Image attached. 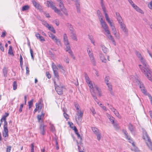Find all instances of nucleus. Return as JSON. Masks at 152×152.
<instances>
[{
    "mask_svg": "<svg viewBox=\"0 0 152 152\" xmlns=\"http://www.w3.org/2000/svg\"><path fill=\"white\" fill-rule=\"evenodd\" d=\"M136 53L142 64L139 65L141 71L145 75L149 80L152 81V75L151 74L152 72L149 66L140 53L138 52H137Z\"/></svg>",
    "mask_w": 152,
    "mask_h": 152,
    "instance_id": "obj_1",
    "label": "nucleus"
},
{
    "mask_svg": "<svg viewBox=\"0 0 152 152\" xmlns=\"http://www.w3.org/2000/svg\"><path fill=\"white\" fill-rule=\"evenodd\" d=\"M85 77L86 82L90 88V91L91 94L93 95L94 98H96V97L94 94L95 93L94 90L96 89L97 93L100 95L101 94L100 89L96 85L94 84H93L92 83L89 77L86 73H85Z\"/></svg>",
    "mask_w": 152,
    "mask_h": 152,
    "instance_id": "obj_2",
    "label": "nucleus"
},
{
    "mask_svg": "<svg viewBox=\"0 0 152 152\" xmlns=\"http://www.w3.org/2000/svg\"><path fill=\"white\" fill-rule=\"evenodd\" d=\"M130 79L133 81H135L139 85L142 92L145 95H148L149 94L147 92L146 90L144 84L141 82L139 77L136 78L134 76H131Z\"/></svg>",
    "mask_w": 152,
    "mask_h": 152,
    "instance_id": "obj_3",
    "label": "nucleus"
},
{
    "mask_svg": "<svg viewBox=\"0 0 152 152\" xmlns=\"http://www.w3.org/2000/svg\"><path fill=\"white\" fill-rule=\"evenodd\" d=\"M47 6L48 7H50L58 15L61 16L62 15V13L61 12L60 10L57 8L55 6L54 3L52 1H47Z\"/></svg>",
    "mask_w": 152,
    "mask_h": 152,
    "instance_id": "obj_4",
    "label": "nucleus"
},
{
    "mask_svg": "<svg viewBox=\"0 0 152 152\" xmlns=\"http://www.w3.org/2000/svg\"><path fill=\"white\" fill-rule=\"evenodd\" d=\"M83 114V112L81 110H77L75 118L76 121L79 125L81 124Z\"/></svg>",
    "mask_w": 152,
    "mask_h": 152,
    "instance_id": "obj_5",
    "label": "nucleus"
},
{
    "mask_svg": "<svg viewBox=\"0 0 152 152\" xmlns=\"http://www.w3.org/2000/svg\"><path fill=\"white\" fill-rule=\"evenodd\" d=\"M52 68L53 72L54 74L55 77L58 80L59 77L58 73V69L56 64L54 63H52Z\"/></svg>",
    "mask_w": 152,
    "mask_h": 152,
    "instance_id": "obj_6",
    "label": "nucleus"
},
{
    "mask_svg": "<svg viewBox=\"0 0 152 152\" xmlns=\"http://www.w3.org/2000/svg\"><path fill=\"white\" fill-rule=\"evenodd\" d=\"M100 22L102 27L106 33H109L110 31L109 28L104 20H101Z\"/></svg>",
    "mask_w": 152,
    "mask_h": 152,
    "instance_id": "obj_7",
    "label": "nucleus"
},
{
    "mask_svg": "<svg viewBox=\"0 0 152 152\" xmlns=\"http://www.w3.org/2000/svg\"><path fill=\"white\" fill-rule=\"evenodd\" d=\"M87 51L91 62L94 64L95 63V58L93 53L92 50L89 48L87 49Z\"/></svg>",
    "mask_w": 152,
    "mask_h": 152,
    "instance_id": "obj_8",
    "label": "nucleus"
},
{
    "mask_svg": "<svg viewBox=\"0 0 152 152\" xmlns=\"http://www.w3.org/2000/svg\"><path fill=\"white\" fill-rule=\"evenodd\" d=\"M54 83L55 88L56 91L58 94H63L62 86L60 85L59 86L56 84V82L54 81Z\"/></svg>",
    "mask_w": 152,
    "mask_h": 152,
    "instance_id": "obj_9",
    "label": "nucleus"
},
{
    "mask_svg": "<svg viewBox=\"0 0 152 152\" xmlns=\"http://www.w3.org/2000/svg\"><path fill=\"white\" fill-rule=\"evenodd\" d=\"M105 35L107 37V38L109 39L110 40L113 44L115 45H116V42L115 41V39L114 37L112 36L110 34V32H109V33H107L105 34Z\"/></svg>",
    "mask_w": 152,
    "mask_h": 152,
    "instance_id": "obj_10",
    "label": "nucleus"
},
{
    "mask_svg": "<svg viewBox=\"0 0 152 152\" xmlns=\"http://www.w3.org/2000/svg\"><path fill=\"white\" fill-rule=\"evenodd\" d=\"M2 135L3 137L7 138L8 136V131L7 126H4V131L2 132Z\"/></svg>",
    "mask_w": 152,
    "mask_h": 152,
    "instance_id": "obj_11",
    "label": "nucleus"
},
{
    "mask_svg": "<svg viewBox=\"0 0 152 152\" xmlns=\"http://www.w3.org/2000/svg\"><path fill=\"white\" fill-rule=\"evenodd\" d=\"M105 17L107 21L109 24L110 27L115 26L113 22V20H110V18L108 14L105 15Z\"/></svg>",
    "mask_w": 152,
    "mask_h": 152,
    "instance_id": "obj_12",
    "label": "nucleus"
},
{
    "mask_svg": "<svg viewBox=\"0 0 152 152\" xmlns=\"http://www.w3.org/2000/svg\"><path fill=\"white\" fill-rule=\"evenodd\" d=\"M70 36L72 40L76 41L77 40V36L75 31L71 32L70 34Z\"/></svg>",
    "mask_w": 152,
    "mask_h": 152,
    "instance_id": "obj_13",
    "label": "nucleus"
},
{
    "mask_svg": "<svg viewBox=\"0 0 152 152\" xmlns=\"http://www.w3.org/2000/svg\"><path fill=\"white\" fill-rule=\"evenodd\" d=\"M46 126L44 125L43 124H41L39 127V130L40 133L42 135H44L45 133V127Z\"/></svg>",
    "mask_w": 152,
    "mask_h": 152,
    "instance_id": "obj_14",
    "label": "nucleus"
},
{
    "mask_svg": "<svg viewBox=\"0 0 152 152\" xmlns=\"http://www.w3.org/2000/svg\"><path fill=\"white\" fill-rule=\"evenodd\" d=\"M34 6L37 9L40 10H42V7L39 4L36 2L35 0H33L32 1Z\"/></svg>",
    "mask_w": 152,
    "mask_h": 152,
    "instance_id": "obj_15",
    "label": "nucleus"
},
{
    "mask_svg": "<svg viewBox=\"0 0 152 152\" xmlns=\"http://www.w3.org/2000/svg\"><path fill=\"white\" fill-rule=\"evenodd\" d=\"M100 4L102 10L104 14V15H105L107 14V10L106 7L104 3L103 0H100Z\"/></svg>",
    "mask_w": 152,
    "mask_h": 152,
    "instance_id": "obj_16",
    "label": "nucleus"
},
{
    "mask_svg": "<svg viewBox=\"0 0 152 152\" xmlns=\"http://www.w3.org/2000/svg\"><path fill=\"white\" fill-rule=\"evenodd\" d=\"M63 41L65 45H69V42L67 36L66 34H64L63 36Z\"/></svg>",
    "mask_w": 152,
    "mask_h": 152,
    "instance_id": "obj_17",
    "label": "nucleus"
},
{
    "mask_svg": "<svg viewBox=\"0 0 152 152\" xmlns=\"http://www.w3.org/2000/svg\"><path fill=\"white\" fill-rule=\"evenodd\" d=\"M143 139L145 141H148L151 140L150 138V137L146 132H145L143 133Z\"/></svg>",
    "mask_w": 152,
    "mask_h": 152,
    "instance_id": "obj_18",
    "label": "nucleus"
},
{
    "mask_svg": "<svg viewBox=\"0 0 152 152\" xmlns=\"http://www.w3.org/2000/svg\"><path fill=\"white\" fill-rule=\"evenodd\" d=\"M45 115V114L43 113V112H41V114L40 115H38L37 116V118L39 122H41L42 121V119L44 118Z\"/></svg>",
    "mask_w": 152,
    "mask_h": 152,
    "instance_id": "obj_19",
    "label": "nucleus"
},
{
    "mask_svg": "<svg viewBox=\"0 0 152 152\" xmlns=\"http://www.w3.org/2000/svg\"><path fill=\"white\" fill-rule=\"evenodd\" d=\"M116 18L118 21V23L121 21H122L123 20L122 17L121 16L120 14L118 12H116L115 13Z\"/></svg>",
    "mask_w": 152,
    "mask_h": 152,
    "instance_id": "obj_20",
    "label": "nucleus"
},
{
    "mask_svg": "<svg viewBox=\"0 0 152 152\" xmlns=\"http://www.w3.org/2000/svg\"><path fill=\"white\" fill-rule=\"evenodd\" d=\"M116 18L118 21V23L121 21H122L123 20L122 17L121 16L120 14L118 12H116L115 13Z\"/></svg>",
    "mask_w": 152,
    "mask_h": 152,
    "instance_id": "obj_21",
    "label": "nucleus"
},
{
    "mask_svg": "<svg viewBox=\"0 0 152 152\" xmlns=\"http://www.w3.org/2000/svg\"><path fill=\"white\" fill-rule=\"evenodd\" d=\"M108 88V90L111 94H113V92L112 91V86L110 83H107L106 84Z\"/></svg>",
    "mask_w": 152,
    "mask_h": 152,
    "instance_id": "obj_22",
    "label": "nucleus"
},
{
    "mask_svg": "<svg viewBox=\"0 0 152 152\" xmlns=\"http://www.w3.org/2000/svg\"><path fill=\"white\" fill-rule=\"evenodd\" d=\"M99 57L101 60L102 62L106 63L107 61L104 55L102 54H100Z\"/></svg>",
    "mask_w": 152,
    "mask_h": 152,
    "instance_id": "obj_23",
    "label": "nucleus"
},
{
    "mask_svg": "<svg viewBox=\"0 0 152 152\" xmlns=\"http://www.w3.org/2000/svg\"><path fill=\"white\" fill-rule=\"evenodd\" d=\"M97 16H98V18L99 20V21H101L103 20V17L102 15V13L100 11V10H98L97 11Z\"/></svg>",
    "mask_w": 152,
    "mask_h": 152,
    "instance_id": "obj_24",
    "label": "nucleus"
},
{
    "mask_svg": "<svg viewBox=\"0 0 152 152\" xmlns=\"http://www.w3.org/2000/svg\"><path fill=\"white\" fill-rule=\"evenodd\" d=\"M8 54L10 55H11L12 56H14V54L12 50V46L10 45L9 46Z\"/></svg>",
    "mask_w": 152,
    "mask_h": 152,
    "instance_id": "obj_25",
    "label": "nucleus"
},
{
    "mask_svg": "<svg viewBox=\"0 0 152 152\" xmlns=\"http://www.w3.org/2000/svg\"><path fill=\"white\" fill-rule=\"evenodd\" d=\"M121 29L124 32L125 36H127L128 35V30L126 27L122 28Z\"/></svg>",
    "mask_w": 152,
    "mask_h": 152,
    "instance_id": "obj_26",
    "label": "nucleus"
},
{
    "mask_svg": "<svg viewBox=\"0 0 152 152\" xmlns=\"http://www.w3.org/2000/svg\"><path fill=\"white\" fill-rule=\"evenodd\" d=\"M67 26L69 28L71 32H73L75 31L73 26L71 24L69 23H68L67 24Z\"/></svg>",
    "mask_w": 152,
    "mask_h": 152,
    "instance_id": "obj_27",
    "label": "nucleus"
},
{
    "mask_svg": "<svg viewBox=\"0 0 152 152\" xmlns=\"http://www.w3.org/2000/svg\"><path fill=\"white\" fill-rule=\"evenodd\" d=\"M57 1L59 3L58 4L60 9L64 7L62 0H57Z\"/></svg>",
    "mask_w": 152,
    "mask_h": 152,
    "instance_id": "obj_28",
    "label": "nucleus"
},
{
    "mask_svg": "<svg viewBox=\"0 0 152 152\" xmlns=\"http://www.w3.org/2000/svg\"><path fill=\"white\" fill-rule=\"evenodd\" d=\"M146 143L148 148L152 151V142L151 140L146 141Z\"/></svg>",
    "mask_w": 152,
    "mask_h": 152,
    "instance_id": "obj_29",
    "label": "nucleus"
},
{
    "mask_svg": "<svg viewBox=\"0 0 152 152\" xmlns=\"http://www.w3.org/2000/svg\"><path fill=\"white\" fill-rule=\"evenodd\" d=\"M75 2L77 9L78 11H79L80 4L78 0H73Z\"/></svg>",
    "mask_w": 152,
    "mask_h": 152,
    "instance_id": "obj_30",
    "label": "nucleus"
},
{
    "mask_svg": "<svg viewBox=\"0 0 152 152\" xmlns=\"http://www.w3.org/2000/svg\"><path fill=\"white\" fill-rule=\"evenodd\" d=\"M36 107L38 110H41L42 108V105L41 102H39V103H37L35 104Z\"/></svg>",
    "mask_w": 152,
    "mask_h": 152,
    "instance_id": "obj_31",
    "label": "nucleus"
},
{
    "mask_svg": "<svg viewBox=\"0 0 152 152\" xmlns=\"http://www.w3.org/2000/svg\"><path fill=\"white\" fill-rule=\"evenodd\" d=\"M88 38L91 41V43H92L94 45H95V40L93 38V37L91 35H88Z\"/></svg>",
    "mask_w": 152,
    "mask_h": 152,
    "instance_id": "obj_32",
    "label": "nucleus"
},
{
    "mask_svg": "<svg viewBox=\"0 0 152 152\" xmlns=\"http://www.w3.org/2000/svg\"><path fill=\"white\" fill-rule=\"evenodd\" d=\"M132 6L137 11L141 13H142V11L134 4V5H133Z\"/></svg>",
    "mask_w": 152,
    "mask_h": 152,
    "instance_id": "obj_33",
    "label": "nucleus"
},
{
    "mask_svg": "<svg viewBox=\"0 0 152 152\" xmlns=\"http://www.w3.org/2000/svg\"><path fill=\"white\" fill-rule=\"evenodd\" d=\"M100 93H101V94L100 95L97 93V92L96 91V89H95L94 90V95L96 97V98H95V99L94 98V97H93V96L92 95L93 97V98L95 100V101L98 104L99 103V101H98V100L97 99V98L96 96V94H98L99 96H100L101 95V91L100 90Z\"/></svg>",
    "mask_w": 152,
    "mask_h": 152,
    "instance_id": "obj_34",
    "label": "nucleus"
},
{
    "mask_svg": "<svg viewBox=\"0 0 152 152\" xmlns=\"http://www.w3.org/2000/svg\"><path fill=\"white\" fill-rule=\"evenodd\" d=\"M113 34L114 35L116 39H118V40L120 39V34L119 32H117V31Z\"/></svg>",
    "mask_w": 152,
    "mask_h": 152,
    "instance_id": "obj_35",
    "label": "nucleus"
},
{
    "mask_svg": "<svg viewBox=\"0 0 152 152\" xmlns=\"http://www.w3.org/2000/svg\"><path fill=\"white\" fill-rule=\"evenodd\" d=\"M3 120L4 121V126H7V122L6 121V118L4 116H3L1 120V122H2Z\"/></svg>",
    "mask_w": 152,
    "mask_h": 152,
    "instance_id": "obj_36",
    "label": "nucleus"
},
{
    "mask_svg": "<svg viewBox=\"0 0 152 152\" xmlns=\"http://www.w3.org/2000/svg\"><path fill=\"white\" fill-rule=\"evenodd\" d=\"M60 10H61L65 15L68 16V15L67 11L65 7Z\"/></svg>",
    "mask_w": 152,
    "mask_h": 152,
    "instance_id": "obj_37",
    "label": "nucleus"
},
{
    "mask_svg": "<svg viewBox=\"0 0 152 152\" xmlns=\"http://www.w3.org/2000/svg\"><path fill=\"white\" fill-rule=\"evenodd\" d=\"M33 101L34 99H32L30 101L28 102V103L29 109H30L33 106Z\"/></svg>",
    "mask_w": 152,
    "mask_h": 152,
    "instance_id": "obj_38",
    "label": "nucleus"
},
{
    "mask_svg": "<svg viewBox=\"0 0 152 152\" xmlns=\"http://www.w3.org/2000/svg\"><path fill=\"white\" fill-rule=\"evenodd\" d=\"M92 130L95 134L100 132L99 130L97 128L95 127H92Z\"/></svg>",
    "mask_w": 152,
    "mask_h": 152,
    "instance_id": "obj_39",
    "label": "nucleus"
},
{
    "mask_svg": "<svg viewBox=\"0 0 152 152\" xmlns=\"http://www.w3.org/2000/svg\"><path fill=\"white\" fill-rule=\"evenodd\" d=\"M48 34L49 37L51 38L53 41H54V39L56 37L55 35L51 32L49 33Z\"/></svg>",
    "mask_w": 152,
    "mask_h": 152,
    "instance_id": "obj_40",
    "label": "nucleus"
},
{
    "mask_svg": "<svg viewBox=\"0 0 152 152\" xmlns=\"http://www.w3.org/2000/svg\"><path fill=\"white\" fill-rule=\"evenodd\" d=\"M48 28L53 33H56V32L55 29L51 25H50L48 27Z\"/></svg>",
    "mask_w": 152,
    "mask_h": 152,
    "instance_id": "obj_41",
    "label": "nucleus"
},
{
    "mask_svg": "<svg viewBox=\"0 0 152 152\" xmlns=\"http://www.w3.org/2000/svg\"><path fill=\"white\" fill-rule=\"evenodd\" d=\"M118 23L119 24L121 29L124 28V27H126V25L124 23L123 20L122 21H121Z\"/></svg>",
    "mask_w": 152,
    "mask_h": 152,
    "instance_id": "obj_42",
    "label": "nucleus"
},
{
    "mask_svg": "<svg viewBox=\"0 0 152 152\" xmlns=\"http://www.w3.org/2000/svg\"><path fill=\"white\" fill-rule=\"evenodd\" d=\"M20 64L21 68L22 69L23 66V58L21 55H20Z\"/></svg>",
    "mask_w": 152,
    "mask_h": 152,
    "instance_id": "obj_43",
    "label": "nucleus"
},
{
    "mask_svg": "<svg viewBox=\"0 0 152 152\" xmlns=\"http://www.w3.org/2000/svg\"><path fill=\"white\" fill-rule=\"evenodd\" d=\"M7 68L6 67H4L3 69V73L5 77H7Z\"/></svg>",
    "mask_w": 152,
    "mask_h": 152,
    "instance_id": "obj_44",
    "label": "nucleus"
},
{
    "mask_svg": "<svg viewBox=\"0 0 152 152\" xmlns=\"http://www.w3.org/2000/svg\"><path fill=\"white\" fill-rule=\"evenodd\" d=\"M56 44L58 45H61V42L59 39L56 37L54 41Z\"/></svg>",
    "mask_w": 152,
    "mask_h": 152,
    "instance_id": "obj_45",
    "label": "nucleus"
},
{
    "mask_svg": "<svg viewBox=\"0 0 152 152\" xmlns=\"http://www.w3.org/2000/svg\"><path fill=\"white\" fill-rule=\"evenodd\" d=\"M29 8V7L28 5H25L22 7V10L23 11H26L28 10Z\"/></svg>",
    "mask_w": 152,
    "mask_h": 152,
    "instance_id": "obj_46",
    "label": "nucleus"
},
{
    "mask_svg": "<svg viewBox=\"0 0 152 152\" xmlns=\"http://www.w3.org/2000/svg\"><path fill=\"white\" fill-rule=\"evenodd\" d=\"M102 48L104 53H106L108 51V49L104 45L102 46Z\"/></svg>",
    "mask_w": 152,
    "mask_h": 152,
    "instance_id": "obj_47",
    "label": "nucleus"
},
{
    "mask_svg": "<svg viewBox=\"0 0 152 152\" xmlns=\"http://www.w3.org/2000/svg\"><path fill=\"white\" fill-rule=\"evenodd\" d=\"M13 89L15 90L17 89V82L16 81H15L13 82Z\"/></svg>",
    "mask_w": 152,
    "mask_h": 152,
    "instance_id": "obj_48",
    "label": "nucleus"
},
{
    "mask_svg": "<svg viewBox=\"0 0 152 152\" xmlns=\"http://www.w3.org/2000/svg\"><path fill=\"white\" fill-rule=\"evenodd\" d=\"M129 140V142L132 143L133 146L134 147L135 146L134 143L133 142V141L131 139H130V137L129 136L128 138H126Z\"/></svg>",
    "mask_w": 152,
    "mask_h": 152,
    "instance_id": "obj_49",
    "label": "nucleus"
},
{
    "mask_svg": "<svg viewBox=\"0 0 152 152\" xmlns=\"http://www.w3.org/2000/svg\"><path fill=\"white\" fill-rule=\"evenodd\" d=\"M151 49L152 51L148 48L147 49V50L148 53L149 54L150 56L152 58V44L151 45Z\"/></svg>",
    "mask_w": 152,
    "mask_h": 152,
    "instance_id": "obj_50",
    "label": "nucleus"
},
{
    "mask_svg": "<svg viewBox=\"0 0 152 152\" xmlns=\"http://www.w3.org/2000/svg\"><path fill=\"white\" fill-rule=\"evenodd\" d=\"M114 113L115 115L117 116L118 118H121V117L120 115L119 114L118 112L116 110L115 111V112L114 111Z\"/></svg>",
    "mask_w": 152,
    "mask_h": 152,
    "instance_id": "obj_51",
    "label": "nucleus"
},
{
    "mask_svg": "<svg viewBox=\"0 0 152 152\" xmlns=\"http://www.w3.org/2000/svg\"><path fill=\"white\" fill-rule=\"evenodd\" d=\"M129 129L131 132H132L134 131L133 126L132 124H129Z\"/></svg>",
    "mask_w": 152,
    "mask_h": 152,
    "instance_id": "obj_52",
    "label": "nucleus"
},
{
    "mask_svg": "<svg viewBox=\"0 0 152 152\" xmlns=\"http://www.w3.org/2000/svg\"><path fill=\"white\" fill-rule=\"evenodd\" d=\"M124 133L126 138H128L129 137V136L127 133L126 131L125 130H123L122 131Z\"/></svg>",
    "mask_w": 152,
    "mask_h": 152,
    "instance_id": "obj_53",
    "label": "nucleus"
},
{
    "mask_svg": "<svg viewBox=\"0 0 152 152\" xmlns=\"http://www.w3.org/2000/svg\"><path fill=\"white\" fill-rule=\"evenodd\" d=\"M124 133L126 138H128L129 137V136L127 133L126 131L125 130H123L122 131Z\"/></svg>",
    "mask_w": 152,
    "mask_h": 152,
    "instance_id": "obj_54",
    "label": "nucleus"
},
{
    "mask_svg": "<svg viewBox=\"0 0 152 152\" xmlns=\"http://www.w3.org/2000/svg\"><path fill=\"white\" fill-rule=\"evenodd\" d=\"M95 134L97 136V139L99 141L101 137V134L100 133V132H99V133H98Z\"/></svg>",
    "mask_w": 152,
    "mask_h": 152,
    "instance_id": "obj_55",
    "label": "nucleus"
},
{
    "mask_svg": "<svg viewBox=\"0 0 152 152\" xmlns=\"http://www.w3.org/2000/svg\"><path fill=\"white\" fill-rule=\"evenodd\" d=\"M30 53L31 55V58L33 60H34V58L33 56V51L32 49H31V48H30Z\"/></svg>",
    "mask_w": 152,
    "mask_h": 152,
    "instance_id": "obj_56",
    "label": "nucleus"
},
{
    "mask_svg": "<svg viewBox=\"0 0 152 152\" xmlns=\"http://www.w3.org/2000/svg\"><path fill=\"white\" fill-rule=\"evenodd\" d=\"M114 127L117 129H119V126L118 124L115 122L112 124Z\"/></svg>",
    "mask_w": 152,
    "mask_h": 152,
    "instance_id": "obj_57",
    "label": "nucleus"
},
{
    "mask_svg": "<svg viewBox=\"0 0 152 152\" xmlns=\"http://www.w3.org/2000/svg\"><path fill=\"white\" fill-rule=\"evenodd\" d=\"M50 130L52 132H53L55 131V127L52 124H51L50 125Z\"/></svg>",
    "mask_w": 152,
    "mask_h": 152,
    "instance_id": "obj_58",
    "label": "nucleus"
},
{
    "mask_svg": "<svg viewBox=\"0 0 152 152\" xmlns=\"http://www.w3.org/2000/svg\"><path fill=\"white\" fill-rule=\"evenodd\" d=\"M42 23L47 28L50 25H49L46 21H43Z\"/></svg>",
    "mask_w": 152,
    "mask_h": 152,
    "instance_id": "obj_59",
    "label": "nucleus"
},
{
    "mask_svg": "<svg viewBox=\"0 0 152 152\" xmlns=\"http://www.w3.org/2000/svg\"><path fill=\"white\" fill-rule=\"evenodd\" d=\"M109 79H110V78H109V77L106 76L105 77V79H104V81H105V83L106 84H107V83H109Z\"/></svg>",
    "mask_w": 152,
    "mask_h": 152,
    "instance_id": "obj_60",
    "label": "nucleus"
},
{
    "mask_svg": "<svg viewBox=\"0 0 152 152\" xmlns=\"http://www.w3.org/2000/svg\"><path fill=\"white\" fill-rule=\"evenodd\" d=\"M111 29L112 31V33H113L117 31L116 29L115 26L111 27Z\"/></svg>",
    "mask_w": 152,
    "mask_h": 152,
    "instance_id": "obj_61",
    "label": "nucleus"
},
{
    "mask_svg": "<svg viewBox=\"0 0 152 152\" xmlns=\"http://www.w3.org/2000/svg\"><path fill=\"white\" fill-rule=\"evenodd\" d=\"M77 145L78 147V150L79 152H84L81 149V148L79 146V143L77 140Z\"/></svg>",
    "mask_w": 152,
    "mask_h": 152,
    "instance_id": "obj_62",
    "label": "nucleus"
},
{
    "mask_svg": "<svg viewBox=\"0 0 152 152\" xmlns=\"http://www.w3.org/2000/svg\"><path fill=\"white\" fill-rule=\"evenodd\" d=\"M148 6L149 8L152 10V0L148 4Z\"/></svg>",
    "mask_w": 152,
    "mask_h": 152,
    "instance_id": "obj_63",
    "label": "nucleus"
},
{
    "mask_svg": "<svg viewBox=\"0 0 152 152\" xmlns=\"http://www.w3.org/2000/svg\"><path fill=\"white\" fill-rule=\"evenodd\" d=\"M11 148V147L10 146H7L6 149L7 152H10Z\"/></svg>",
    "mask_w": 152,
    "mask_h": 152,
    "instance_id": "obj_64",
    "label": "nucleus"
}]
</instances>
